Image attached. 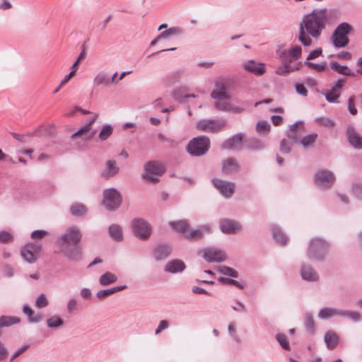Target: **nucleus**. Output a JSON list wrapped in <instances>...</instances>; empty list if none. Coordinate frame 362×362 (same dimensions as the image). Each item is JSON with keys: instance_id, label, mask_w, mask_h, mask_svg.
Wrapping results in <instances>:
<instances>
[{"instance_id": "nucleus-1", "label": "nucleus", "mask_w": 362, "mask_h": 362, "mask_svg": "<svg viewBox=\"0 0 362 362\" xmlns=\"http://www.w3.org/2000/svg\"><path fill=\"white\" fill-rule=\"evenodd\" d=\"M327 10L315 8L310 13L303 16L299 24L298 41L304 46L313 44V38L318 39L327 22Z\"/></svg>"}, {"instance_id": "nucleus-2", "label": "nucleus", "mask_w": 362, "mask_h": 362, "mask_svg": "<svg viewBox=\"0 0 362 362\" xmlns=\"http://www.w3.org/2000/svg\"><path fill=\"white\" fill-rule=\"evenodd\" d=\"M81 239V231L75 226L68 228L58 239L57 244L61 251L69 260L78 261L81 259V250L78 246Z\"/></svg>"}, {"instance_id": "nucleus-3", "label": "nucleus", "mask_w": 362, "mask_h": 362, "mask_svg": "<svg viewBox=\"0 0 362 362\" xmlns=\"http://www.w3.org/2000/svg\"><path fill=\"white\" fill-rule=\"evenodd\" d=\"M329 243L321 238H313L308 242V257L313 261L322 262L328 255Z\"/></svg>"}, {"instance_id": "nucleus-4", "label": "nucleus", "mask_w": 362, "mask_h": 362, "mask_svg": "<svg viewBox=\"0 0 362 362\" xmlns=\"http://www.w3.org/2000/svg\"><path fill=\"white\" fill-rule=\"evenodd\" d=\"M142 178L148 183H156L159 181L158 177L165 172V165L158 160H150L144 165Z\"/></svg>"}, {"instance_id": "nucleus-5", "label": "nucleus", "mask_w": 362, "mask_h": 362, "mask_svg": "<svg viewBox=\"0 0 362 362\" xmlns=\"http://www.w3.org/2000/svg\"><path fill=\"white\" fill-rule=\"evenodd\" d=\"M210 148V140L206 136H199L189 141L187 151L192 156L199 157L205 155Z\"/></svg>"}, {"instance_id": "nucleus-6", "label": "nucleus", "mask_w": 362, "mask_h": 362, "mask_svg": "<svg viewBox=\"0 0 362 362\" xmlns=\"http://www.w3.org/2000/svg\"><path fill=\"white\" fill-rule=\"evenodd\" d=\"M351 30L352 27L348 23L339 24L332 34V43L334 47L341 48L347 46L349 42L348 35Z\"/></svg>"}, {"instance_id": "nucleus-7", "label": "nucleus", "mask_w": 362, "mask_h": 362, "mask_svg": "<svg viewBox=\"0 0 362 362\" xmlns=\"http://www.w3.org/2000/svg\"><path fill=\"white\" fill-rule=\"evenodd\" d=\"M122 204V196L115 188L105 189L103 192V204L108 211H115Z\"/></svg>"}, {"instance_id": "nucleus-8", "label": "nucleus", "mask_w": 362, "mask_h": 362, "mask_svg": "<svg viewBox=\"0 0 362 362\" xmlns=\"http://www.w3.org/2000/svg\"><path fill=\"white\" fill-rule=\"evenodd\" d=\"M132 230L134 235L141 240H146L151 234L150 224L142 218H135L132 221Z\"/></svg>"}, {"instance_id": "nucleus-9", "label": "nucleus", "mask_w": 362, "mask_h": 362, "mask_svg": "<svg viewBox=\"0 0 362 362\" xmlns=\"http://www.w3.org/2000/svg\"><path fill=\"white\" fill-rule=\"evenodd\" d=\"M314 182L320 189H328L335 182V176L330 170H320L315 174Z\"/></svg>"}, {"instance_id": "nucleus-10", "label": "nucleus", "mask_w": 362, "mask_h": 362, "mask_svg": "<svg viewBox=\"0 0 362 362\" xmlns=\"http://www.w3.org/2000/svg\"><path fill=\"white\" fill-rule=\"evenodd\" d=\"M42 245L37 243H29L21 247V255L23 259L28 263H34L37 255L40 253Z\"/></svg>"}, {"instance_id": "nucleus-11", "label": "nucleus", "mask_w": 362, "mask_h": 362, "mask_svg": "<svg viewBox=\"0 0 362 362\" xmlns=\"http://www.w3.org/2000/svg\"><path fill=\"white\" fill-rule=\"evenodd\" d=\"M202 252L203 257L207 262L221 263L227 259V255L224 250L214 247L204 248Z\"/></svg>"}, {"instance_id": "nucleus-12", "label": "nucleus", "mask_w": 362, "mask_h": 362, "mask_svg": "<svg viewBox=\"0 0 362 362\" xmlns=\"http://www.w3.org/2000/svg\"><path fill=\"white\" fill-rule=\"evenodd\" d=\"M197 128L199 130L214 133L226 126V122L218 119H201L197 122Z\"/></svg>"}, {"instance_id": "nucleus-13", "label": "nucleus", "mask_w": 362, "mask_h": 362, "mask_svg": "<svg viewBox=\"0 0 362 362\" xmlns=\"http://www.w3.org/2000/svg\"><path fill=\"white\" fill-rule=\"evenodd\" d=\"M211 182L224 197L230 198L234 194L235 184L233 182H229L219 178H214Z\"/></svg>"}, {"instance_id": "nucleus-14", "label": "nucleus", "mask_w": 362, "mask_h": 362, "mask_svg": "<svg viewBox=\"0 0 362 362\" xmlns=\"http://www.w3.org/2000/svg\"><path fill=\"white\" fill-rule=\"evenodd\" d=\"M302 48L299 45H296L288 50L283 49L278 52L279 57L281 63L291 64V63L298 59L301 57Z\"/></svg>"}, {"instance_id": "nucleus-15", "label": "nucleus", "mask_w": 362, "mask_h": 362, "mask_svg": "<svg viewBox=\"0 0 362 362\" xmlns=\"http://www.w3.org/2000/svg\"><path fill=\"white\" fill-rule=\"evenodd\" d=\"M219 228L222 233L228 235L235 234L242 230L239 222L229 218L220 220Z\"/></svg>"}, {"instance_id": "nucleus-16", "label": "nucleus", "mask_w": 362, "mask_h": 362, "mask_svg": "<svg viewBox=\"0 0 362 362\" xmlns=\"http://www.w3.org/2000/svg\"><path fill=\"white\" fill-rule=\"evenodd\" d=\"M172 252L171 247L168 244L160 243L156 245L152 252V256L157 262L167 259Z\"/></svg>"}, {"instance_id": "nucleus-17", "label": "nucleus", "mask_w": 362, "mask_h": 362, "mask_svg": "<svg viewBox=\"0 0 362 362\" xmlns=\"http://www.w3.org/2000/svg\"><path fill=\"white\" fill-rule=\"evenodd\" d=\"M300 276L306 281L315 282L319 280L317 272L310 264L303 263L300 270Z\"/></svg>"}, {"instance_id": "nucleus-18", "label": "nucleus", "mask_w": 362, "mask_h": 362, "mask_svg": "<svg viewBox=\"0 0 362 362\" xmlns=\"http://www.w3.org/2000/svg\"><path fill=\"white\" fill-rule=\"evenodd\" d=\"M243 135L236 134L221 144L223 149L240 150L243 145Z\"/></svg>"}, {"instance_id": "nucleus-19", "label": "nucleus", "mask_w": 362, "mask_h": 362, "mask_svg": "<svg viewBox=\"0 0 362 362\" xmlns=\"http://www.w3.org/2000/svg\"><path fill=\"white\" fill-rule=\"evenodd\" d=\"M119 172V168L115 160H108L101 175L105 179H110L115 177Z\"/></svg>"}, {"instance_id": "nucleus-20", "label": "nucleus", "mask_w": 362, "mask_h": 362, "mask_svg": "<svg viewBox=\"0 0 362 362\" xmlns=\"http://www.w3.org/2000/svg\"><path fill=\"white\" fill-rule=\"evenodd\" d=\"M186 268L185 262L180 259H175L169 261L164 267L167 273L176 274L183 272Z\"/></svg>"}, {"instance_id": "nucleus-21", "label": "nucleus", "mask_w": 362, "mask_h": 362, "mask_svg": "<svg viewBox=\"0 0 362 362\" xmlns=\"http://www.w3.org/2000/svg\"><path fill=\"white\" fill-rule=\"evenodd\" d=\"M348 140L355 148H362V137L356 132L352 126H349L346 130Z\"/></svg>"}, {"instance_id": "nucleus-22", "label": "nucleus", "mask_w": 362, "mask_h": 362, "mask_svg": "<svg viewBox=\"0 0 362 362\" xmlns=\"http://www.w3.org/2000/svg\"><path fill=\"white\" fill-rule=\"evenodd\" d=\"M244 69L256 76H261L265 72L264 64L257 63L254 60H249L243 64Z\"/></svg>"}, {"instance_id": "nucleus-23", "label": "nucleus", "mask_w": 362, "mask_h": 362, "mask_svg": "<svg viewBox=\"0 0 362 362\" xmlns=\"http://www.w3.org/2000/svg\"><path fill=\"white\" fill-rule=\"evenodd\" d=\"M211 98L218 100H228L229 94L226 91V88L223 82L218 81L216 83L215 88L211 93Z\"/></svg>"}, {"instance_id": "nucleus-24", "label": "nucleus", "mask_w": 362, "mask_h": 362, "mask_svg": "<svg viewBox=\"0 0 362 362\" xmlns=\"http://www.w3.org/2000/svg\"><path fill=\"white\" fill-rule=\"evenodd\" d=\"M324 341L329 350H333L339 342V337L335 332L329 330L325 334Z\"/></svg>"}, {"instance_id": "nucleus-25", "label": "nucleus", "mask_w": 362, "mask_h": 362, "mask_svg": "<svg viewBox=\"0 0 362 362\" xmlns=\"http://www.w3.org/2000/svg\"><path fill=\"white\" fill-rule=\"evenodd\" d=\"M240 166L235 159L228 158L222 163V173L224 175H230L237 173L239 170Z\"/></svg>"}, {"instance_id": "nucleus-26", "label": "nucleus", "mask_w": 362, "mask_h": 362, "mask_svg": "<svg viewBox=\"0 0 362 362\" xmlns=\"http://www.w3.org/2000/svg\"><path fill=\"white\" fill-rule=\"evenodd\" d=\"M95 130L92 129V128H89L84 125L77 132L74 133L71 137L73 139L78 137L81 139V140L83 141H88L91 139L95 136Z\"/></svg>"}, {"instance_id": "nucleus-27", "label": "nucleus", "mask_w": 362, "mask_h": 362, "mask_svg": "<svg viewBox=\"0 0 362 362\" xmlns=\"http://www.w3.org/2000/svg\"><path fill=\"white\" fill-rule=\"evenodd\" d=\"M302 63L298 62L295 65L288 64L286 63H281V65L278 66L276 69V74L279 76H288L290 73L299 70Z\"/></svg>"}, {"instance_id": "nucleus-28", "label": "nucleus", "mask_w": 362, "mask_h": 362, "mask_svg": "<svg viewBox=\"0 0 362 362\" xmlns=\"http://www.w3.org/2000/svg\"><path fill=\"white\" fill-rule=\"evenodd\" d=\"M272 233L273 238L280 245L284 246L287 244L288 238L278 226L273 225L272 226Z\"/></svg>"}, {"instance_id": "nucleus-29", "label": "nucleus", "mask_w": 362, "mask_h": 362, "mask_svg": "<svg viewBox=\"0 0 362 362\" xmlns=\"http://www.w3.org/2000/svg\"><path fill=\"white\" fill-rule=\"evenodd\" d=\"M340 311L339 309L325 307L319 311L317 316L321 320H327L334 316H340Z\"/></svg>"}, {"instance_id": "nucleus-30", "label": "nucleus", "mask_w": 362, "mask_h": 362, "mask_svg": "<svg viewBox=\"0 0 362 362\" xmlns=\"http://www.w3.org/2000/svg\"><path fill=\"white\" fill-rule=\"evenodd\" d=\"M341 90H336L334 88H331L330 89H327L324 92H322V95L325 97L327 101L331 103H339V98L341 95Z\"/></svg>"}, {"instance_id": "nucleus-31", "label": "nucleus", "mask_w": 362, "mask_h": 362, "mask_svg": "<svg viewBox=\"0 0 362 362\" xmlns=\"http://www.w3.org/2000/svg\"><path fill=\"white\" fill-rule=\"evenodd\" d=\"M330 68L334 70L339 74L355 76V73L353 72L347 66L341 65L337 62H332L329 64Z\"/></svg>"}, {"instance_id": "nucleus-32", "label": "nucleus", "mask_w": 362, "mask_h": 362, "mask_svg": "<svg viewBox=\"0 0 362 362\" xmlns=\"http://www.w3.org/2000/svg\"><path fill=\"white\" fill-rule=\"evenodd\" d=\"M117 276L115 274L110 272H106L100 276L99 284L102 286H107L115 284L117 281Z\"/></svg>"}, {"instance_id": "nucleus-33", "label": "nucleus", "mask_w": 362, "mask_h": 362, "mask_svg": "<svg viewBox=\"0 0 362 362\" xmlns=\"http://www.w3.org/2000/svg\"><path fill=\"white\" fill-rule=\"evenodd\" d=\"M127 286L126 285H123L115 286L107 289L100 290L96 293L95 296L99 299H103L107 296L112 295L117 291H120L127 288Z\"/></svg>"}, {"instance_id": "nucleus-34", "label": "nucleus", "mask_w": 362, "mask_h": 362, "mask_svg": "<svg viewBox=\"0 0 362 362\" xmlns=\"http://www.w3.org/2000/svg\"><path fill=\"white\" fill-rule=\"evenodd\" d=\"M108 232L110 236L115 241H121L123 239L122 228L117 225L112 224L109 226Z\"/></svg>"}, {"instance_id": "nucleus-35", "label": "nucleus", "mask_w": 362, "mask_h": 362, "mask_svg": "<svg viewBox=\"0 0 362 362\" xmlns=\"http://www.w3.org/2000/svg\"><path fill=\"white\" fill-rule=\"evenodd\" d=\"M245 147L251 151H259L264 148V144L258 139L251 138L245 141Z\"/></svg>"}, {"instance_id": "nucleus-36", "label": "nucleus", "mask_w": 362, "mask_h": 362, "mask_svg": "<svg viewBox=\"0 0 362 362\" xmlns=\"http://www.w3.org/2000/svg\"><path fill=\"white\" fill-rule=\"evenodd\" d=\"M70 212L74 216H83L87 212L85 205L81 203H74L70 206Z\"/></svg>"}, {"instance_id": "nucleus-37", "label": "nucleus", "mask_w": 362, "mask_h": 362, "mask_svg": "<svg viewBox=\"0 0 362 362\" xmlns=\"http://www.w3.org/2000/svg\"><path fill=\"white\" fill-rule=\"evenodd\" d=\"M173 96L174 99L180 103H187L189 98H195L197 95L194 94H185L182 90H176L173 92Z\"/></svg>"}, {"instance_id": "nucleus-38", "label": "nucleus", "mask_w": 362, "mask_h": 362, "mask_svg": "<svg viewBox=\"0 0 362 362\" xmlns=\"http://www.w3.org/2000/svg\"><path fill=\"white\" fill-rule=\"evenodd\" d=\"M169 225L175 230L185 234L187 229L189 228V224L185 220H180L179 221H171Z\"/></svg>"}, {"instance_id": "nucleus-39", "label": "nucleus", "mask_w": 362, "mask_h": 362, "mask_svg": "<svg viewBox=\"0 0 362 362\" xmlns=\"http://www.w3.org/2000/svg\"><path fill=\"white\" fill-rule=\"evenodd\" d=\"M20 321L21 320L18 317L3 315L0 317V328L10 327L19 323Z\"/></svg>"}, {"instance_id": "nucleus-40", "label": "nucleus", "mask_w": 362, "mask_h": 362, "mask_svg": "<svg viewBox=\"0 0 362 362\" xmlns=\"http://www.w3.org/2000/svg\"><path fill=\"white\" fill-rule=\"evenodd\" d=\"M184 34V30L180 27H171L160 33V37L167 38L170 36L180 35Z\"/></svg>"}, {"instance_id": "nucleus-41", "label": "nucleus", "mask_w": 362, "mask_h": 362, "mask_svg": "<svg viewBox=\"0 0 362 362\" xmlns=\"http://www.w3.org/2000/svg\"><path fill=\"white\" fill-rule=\"evenodd\" d=\"M217 271L225 276H228L233 278H238L239 274L238 272L232 267L228 266H218Z\"/></svg>"}, {"instance_id": "nucleus-42", "label": "nucleus", "mask_w": 362, "mask_h": 362, "mask_svg": "<svg viewBox=\"0 0 362 362\" xmlns=\"http://www.w3.org/2000/svg\"><path fill=\"white\" fill-rule=\"evenodd\" d=\"M217 271L225 276H228L233 278H238L239 274L238 272L232 267L228 266H218Z\"/></svg>"}, {"instance_id": "nucleus-43", "label": "nucleus", "mask_w": 362, "mask_h": 362, "mask_svg": "<svg viewBox=\"0 0 362 362\" xmlns=\"http://www.w3.org/2000/svg\"><path fill=\"white\" fill-rule=\"evenodd\" d=\"M113 128L110 124H104L99 133L98 138L100 141H105L111 136Z\"/></svg>"}, {"instance_id": "nucleus-44", "label": "nucleus", "mask_w": 362, "mask_h": 362, "mask_svg": "<svg viewBox=\"0 0 362 362\" xmlns=\"http://www.w3.org/2000/svg\"><path fill=\"white\" fill-rule=\"evenodd\" d=\"M93 82L96 86L109 85L110 83L108 75L104 72L98 73L94 78Z\"/></svg>"}, {"instance_id": "nucleus-45", "label": "nucleus", "mask_w": 362, "mask_h": 362, "mask_svg": "<svg viewBox=\"0 0 362 362\" xmlns=\"http://www.w3.org/2000/svg\"><path fill=\"white\" fill-rule=\"evenodd\" d=\"M64 324V320L57 315H54L47 320V325L49 328L57 329Z\"/></svg>"}, {"instance_id": "nucleus-46", "label": "nucleus", "mask_w": 362, "mask_h": 362, "mask_svg": "<svg viewBox=\"0 0 362 362\" xmlns=\"http://www.w3.org/2000/svg\"><path fill=\"white\" fill-rule=\"evenodd\" d=\"M317 138V134L313 133V134H308L307 136L302 137L300 139V143L302 144V146L303 147L308 148L313 144V143L315 141Z\"/></svg>"}, {"instance_id": "nucleus-47", "label": "nucleus", "mask_w": 362, "mask_h": 362, "mask_svg": "<svg viewBox=\"0 0 362 362\" xmlns=\"http://www.w3.org/2000/svg\"><path fill=\"white\" fill-rule=\"evenodd\" d=\"M340 316L349 317L354 322H358L361 319V313L356 311L341 310Z\"/></svg>"}, {"instance_id": "nucleus-48", "label": "nucleus", "mask_w": 362, "mask_h": 362, "mask_svg": "<svg viewBox=\"0 0 362 362\" xmlns=\"http://www.w3.org/2000/svg\"><path fill=\"white\" fill-rule=\"evenodd\" d=\"M275 337L283 349L286 351H289L291 349L286 336L284 334L278 333L276 334Z\"/></svg>"}, {"instance_id": "nucleus-49", "label": "nucleus", "mask_w": 362, "mask_h": 362, "mask_svg": "<svg viewBox=\"0 0 362 362\" xmlns=\"http://www.w3.org/2000/svg\"><path fill=\"white\" fill-rule=\"evenodd\" d=\"M218 282H220L221 284H230V285L236 286L237 288H238L240 289H243L244 288V285L243 284H242L239 281H236L235 279H233L226 278V277H219L218 279Z\"/></svg>"}, {"instance_id": "nucleus-50", "label": "nucleus", "mask_w": 362, "mask_h": 362, "mask_svg": "<svg viewBox=\"0 0 362 362\" xmlns=\"http://www.w3.org/2000/svg\"><path fill=\"white\" fill-rule=\"evenodd\" d=\"M78 310V301L75 298L69 299L66 303V311L68 313H72Z\"/></svg>"}, {"instance_id": "nucleus-51", "label": "nucleus", "mask_w": 362, "mask_h": 362, "mask_svg": "<svg viewBox=\"0 0 362 362\" xmlns=\"http://www.w3.org/2000/svg\"><path fill=\"white\" fill-rule=\"evenodd\" d=\"M305 327L310 332L315 331V322L311 313H308L305 318Z\"/></svg>"}, {"instance_id": "nucleus-52", "label": "nucleus", "mask_w": 362, "mask_h": 362, "mask_svg": "<svg viewBox=\"0 0 362 362\" xmlns=\"http://www.w3.org/2000/svg\"><path fill=\"white\" fill-rule=\"evenodd\" d=\"M316 122L319 124L326 127H333L335 125L334 121L329 117H317L316 119Z\"/></svg>"}, {"instance_id": "nucleus-53", "label": "nucleus", "mask_w": 362, "mask_h": 362, "mask_svg": "<svg viewBox=\"0 0 362 362\" xmlns=\"http://www.w3.org/2000/svg\"><path fill=\"white\" fill-rule=\"evenodd\" d=\"M13 235L6 231V230H1L0 231V243H10L11 241H13Z\"/></svg>"}, {"instance_id": "nucleus-54", "label": "nucleus", "mask_w": 362, "mask_h": 362, "mask_svg": "<svg viewBox=\"0 0 362 362\" xmlns=\"http://www.w3.org/2000/svg\"><path fill=\"white\" fill-rule=\"evenodd\" d=\"M203 233L202 229H195L192 230L189 233L186 234V238L191 240H199L202 238Z\"/></svg>"}, {"instance_id": "nucleus-55", "label": "nucleus", "mask_w": 362, "mask_h": 362, "mask_svg": "<svg viewBox=\"0 0 362 362\" xmlns=\"http://www.w3.org/2000/svg\"><path fill=\"white\" fill-rule=\"evenodd\" d=\"M48 305V300L44 293H41L36 299L35 305L38 308H45Z\"/></svg>"}, {"instance_id": "nucleus-56", "label": "nucleus", "mask_w": 362, "mask_h": 362, "mask_svg": "<svg viewBox=\"0 0 362 362\" xmlns=\"http://www.w3.org/2000/svg\"><path fill=\"white\" fill-rule=\"evenodd\" d=\"M270 128V125L267 122L262 120L259 121L256 125V130L259 133L268 132Z\"/></svg>"}, {"instance_id": "nucleus-57", "label": "nucleus", "mask_w": 362, "mask_h": 362, "mask_svg": "<svg viewBox=\"0 0 362 362\" xmlns=\"http://www.w3.org/2000/svg\"><path fill=\"white\" fill-rule=\"evenodd\" d=\"M304 64L308 66L309 68L317 70V71H322L325 69L326 67L325 62H323L322 64H315L313 62L306 61L304 62Z\"/></svg>"}, {"instance_id": "nucleus-58", "label": "nucleus", "mask_w": 362, "mask_h": 362, "mask_svg": "<svg viewBox=\"0 0 362 362\" xmlns=\"http://www.w3.org/2000/svg\"><path fill=\"white\" fill-rule=\"evenodd\" d=\"M214 105L219 111L228 112L230 104L226 101H216Z\"/></svg>"}, {"instance_id": "nucleus-59", "label": "nucleus", "mask_w": 362, "mask_h": 362, "mask_svg": "<svg viewBox=\"0 0 362 362\" xmlns=\"http://www.w3.org/2000/svg\"><path fill=\"white\" fill-rule=\"evenodd\" d=\"M30 347L29 344H25L17 351H16L10 358V361H14L17 357L25 352Z\"/></svg>"}, {"instance_id": "nucleus-60", "label": "nucleus", "mask_w": 362, "mask_h": 362, "mask_svg": "<svg viewBox=\"0 0 362 362\" xmlns=\"http://www.w3.org/2000/svg\"><path fill=\"white\" fill-rule=\"evenodd\" d=\"M48 234V232L45 230H36L32 232L31 238L33 239H42Z\"/></svg>"}, {"instance_id": "nucleus-61", "label": "nucleus", "mask_w": 362, "mask_h": 362, "mask_svg": "<svg viewBox=\"0 0 362 362\" xmlns=\"http://www.w3.org/2000/svg\"><path fill=\"white\" fill-rule=\"evenodd\" d=\"M3 272L7 277L10 278L13 276L15 274V269L11 265L5 264L3 266Z\"/></svg>"}, {"instance_id": "nucleus-62", "label": "nucleus", "mask_w": 362, "mask_h": 362, "mask_svg": "<svg viewBox=\"0 0 362 362\" xmlns=\"http://www.w3.org/2000/svg\"><path fill=\"white\" fill-rule=\"evenodd\" d=\"M296 91L300 95L306 97L308 95V90L303 83H296L295 85Z\"/></svg>"}, {"instance_id": "nucleus-63", "label": "nucleus", "mask_w": 362, "mask_h": 362, "mask_svg": "<svg viewBox=\"0 0 362 362\" xmlns=\"http://www.w3.org/2000/svg\"><path fill=\"white\" fill-rule=\"evenodd\" d=\"M322 54V49L321 48H317L316 49H314L310 52L307 57V61L309 62V60L315 59L317 58L318 57L321 56Z\"/></svg>"}, {"instance_id": "nucleus-64", "label": "nucleus", "mask_w": 362, "mask_h": 362, "mask_svg": "<svg viewBox=\"0 0 362 362\" xmlns=\"http://www.w3.org/2000/svg\"><path fill=\"white\" fill-rule=\"evenodd\" d=\"M353 192L357 198L362 199V185L359 183L354 184Z\"/></svg>"}]
</instances>
